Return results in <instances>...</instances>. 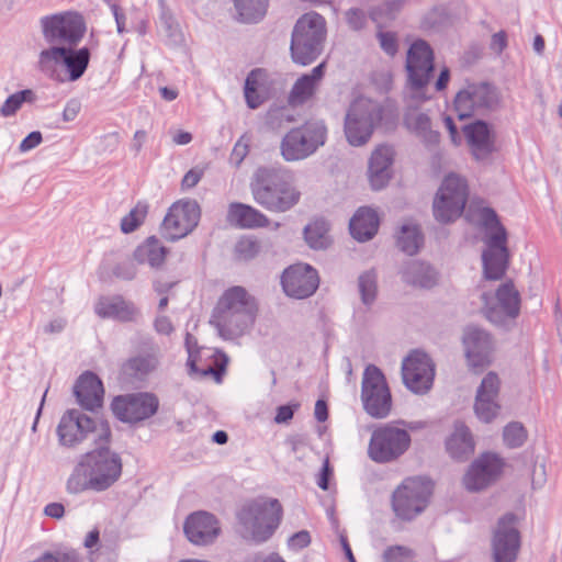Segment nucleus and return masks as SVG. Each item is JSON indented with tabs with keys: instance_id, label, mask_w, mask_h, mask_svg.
I'll return each mask as SVG.
<instances>
[{
	"instance_id": "1",
	"label": "nucleus",
	"mask_w": 562,
	"mask_h": 562,
	"mask_svg": "<svg viewBox=\"0 0 562 562\" xmlns=\"http://www.w3.org/2000/svg\"><path fill=\"white\" fill-rule=\"evenodd\" d=\"M258 313L256 299L243 286H233L220 297L210 324L224 339L243 336L254 325Z\"/></svg>"
},
{
	"instance_id": "2",
	"label": "nucleus",
	"mask_w": 562,
	"mask_h": 562,
	"mask_svg": "<svg viewBox=\"0 0 562 562\" xmlns=\"http://www.w3.org/2000/svg\"><path fill=\"white\" fill-rule=\"evenodd\" d=\"M250 189L255 201L272 212L290 210L301 195L292 183L291 173L283 168H258L252 176Z\"/></svg>"
},
{
	"instance_id": "3",
	"label": "nucleus",
	"mask_w": 562,
	"mask_h": 562,
	"mask_svg": "<svg viewBox=\"0 0 562 562\" xmlns=\"http://www.w3.org/2000/svg\"><path fill=\"white\" fill-rule=\"evenodd\" d=\"M477 222L486 231L482 252L483 273L487 280H501L508 268L507 231L497 213L488 206H479Z\"/></svg>"
},
{
	"instance_id": "4",
	"label": "nucleus",
	"mask_w": 562,
	"mask_h": 562,
	"mask_svg": "<svg viewBox=\"0 0 562 562\" xmlns=\"http://www.w3.org/2000/svg\"><path fill=\"white\" fill-rule=\"evenodd\" d=\"M90 59L87 46L46 47L38 54L37 69L56 82H76L86 74Z\"/></svg>"
},
{
	"instance_id": "5",
	"label": "nucleus",
	"mask_w": 562,
	"mask_h": 562,
	"mask_svg": "<svg viewBox=\"0 0 562 562\" xmlns=\"http://www.w3.org/2000/svg\"><path fill=\"white\" fill-rule=\"evenodd\" d=\"M282 507L278 499H255L237 513L238 532L248 541H267L278 528Z\"/></svg>"
},
{
	"instance_id": "6",
	"label": "nucleus",
	"mask_w": 562,
	"mask_h": 562,
	"mask_svg": "<svg viewBox=\"0 0 562 562\" xmlns=\"http://www.w3.org/2000/svg\"><path fill=\"white\" fill-rule=\"evenodd\" d=\"M326 38L325 19L316 13L303 14L295 23L290 52L294 63L306 66L313 63L323 52Z\"/></svg>"
},
{
	"instance_id": "7",
	"label": "nucleus",
	"mask_w": 562,
	"mask_h": 562,
	"mask_svg": "<svg viewBox=\"0 0 562 562\" xmlns=\"http://www.w3.org/2000/svg\"><path fill=\"white\" fill-rule=\"evenodd\" d=\"M57 436L61 446L75 448L83 441L108 442L111 430L106 422L69 409L59 420Z\"/></svg>"
},
{
	"instance_id": "8",
	"label": "nucleus",
	"mask_w": 562,
	"mask_h": 562,
	"mask_svg": "<svg viewBox=\"0 0 562 562\" xmlns=\"http://www.w3.org/2000/svg\"><path fill=\"white\" fill-rule=\"evenodd\" d=\"M406 92L413 101H427L431 98L428 94V85L432 76L434 52L430 45L424 40H417L409 46L406 56Z\"/></svg>"
},
{
	"instance_id": "9",
	"label": "nucleus",
	"mask_w": 562,
	"mask_h": 562,
	"mask_svg": "<svg viewBox=\"0 0 562 562\" xmlns=\"http://www.w3.org/2000/svg\"><path fill=\"white\" fill-rule=\"evenodd\" d=\"M327 128L323 121H307L291 128L281 139L280 153L285 161L308 158L325 144Z\"/></svg>"
},
{
	"instance_id": "10",
	"label": "nucleus",
	"mask_w": 562,
	"mask_h": 562,
	"mask_svg": "<svg viewBox=\"0 0 562 562\" xmlns=\"http://www.w3.org/2000/svg\"><path fill=\"white\" fill-rule=\"evenodd\" d=\"M40 24L47 47L78 46L87 30L83 16L72 11L45 15Z\"/></svg>"
},
{
	"instance_id": "11",
	"label": "nucleus",
	"mask_w": 562,
	"mask_h": 562,
	"mask_svg": "<svg viewBox=\"0 0 562 562\" xmlns=\"http://www.w3.org/2000/svg\"><path fill=\"white\" fill-rule=\"evenodd\" d=\"M383 116L382 106L370 99L355 100L346 114L345 135L352 146H362L371 137Z\"/></svg>"
},
{
	"instance_id": "12",
	"label": "nucleus",
	"mask_w": 562,
	"mask_h": 562,
	"mask_svg": "<svg viewBox=\"0 0 562 562\" xmlns=\"http://www.w3.org/2000/svg\"><path fill=\"white\" fill-rule=\"evenodd\" d=\"M469 190L465 179L456 173L448 175L432 203L435 218L448 224L461 216L468 202Z\"/></svg>"
},
{
	"instance_id": "13",
	"label": "nucleus",
	"mask_w": 562,
	"mask_h": 562,
	"mask_svg": "<svg viewBox=\"0 0 562 562\" xmlns=\"http://www.w3.org/2000/svg\"><path fill=\"white\" fill-rule=\"evenodd\" d=\"M431 492L432 485L429 480L408 477L393 493V510L403 519H413L426 508Z\"/></svg>"
},
{
	"instance_id": "14",
	"label": "nucleus",
	"mask_w": 562,
	"mask_h": 562,
	"mask_svg": "<svg viewBox=\"0 0 562 562\" xmlns=\"http://www.w3.org/2000/svg\"><path fill=\"white\" fill-rule=\"evenodd\" d=\"M499 102L496 87L487 82L468 85L453 100L454 110L461 120L494 111Z\"/></svg>"
},
{
	"instance_id": "15",
	"label": "nucleus",
	"mask_w": 562,
	"mask_h": 562,
	"mask_svg": "<svg viewBox=\"0 0 562 562\" xmlns=\"http://www.w3.org/2000/svg\"><path fill=\"white\" fill-rule=\"evenodd\" d=\"M436 375V363L420 349H414L402 361V380L407 390L416 395L428 394Z\"/></svg>"
},
{
	"instance_id": "16",
	"label": "nucleus",
	"mask_w": 562,
	"mask_h": 562,
	"mask_svg": "<svg viewBox=\"0 0 562 562\" xmlns=\"http://www.w3.org/2000/svg\"><path fill=\"white\" fill-rule=\"evenodd\" d=\"M201 211L196 201L175 202L166 214L160 233L169 241L179 240L189 235L198 225Z\"/></svg>"
},
{
	"instance_id": "17",
	"label": "nucleus",
	"mask_w": 562,
	"mask_h": 562,
	"mask_svg": "<svg viewBox=\"0 0 562 562\" xmlns=\"http://www.w3.org/2000/svg\"><path fill=\"white\" fill-rule=\"evenodd\" d=\"M505 463L502 458L493 452H484L475 458L468 467L462 484L469 492H481L496 483Z\"/></svg>"
},
{
	"instance_id": "18",
	"label": "nucleus",
	"mask_w": 562,
	"mask_h": 562,
	"mask_svg": "<svg viewBox=\"0 0 562 562\" xmlns=\"http://www.w3.org/2000/svg\"><path fill=\"white\" fill-rule=\"evenodd\" d=\"M158 397L153 393L140 392L116 396L111 408L114 416L124 423L135 424L156 414Z\"/></svg>"
},
{
	"instance_id": "19",
	"label": "nucleus",
	"mask_w": 562,
	"mask_h": 562,
	"mask_svg": "<svg viewBox=\"0 0 562 562\" xmlns=\"http://www.w3.org/2000/svg\"><path fill=\"white\" fill-rule=\"evenodd\" d=\"M462 347L471 369L481 371L492 363L495 342L485 329L474 325L467 326L462 333Z\"/></svg>"
},
{
	"instance_id": "20",
	"label": "nucleus",
	"mask_w": 562,
	"mask_h": 562,
	"mask_svg": "<svg viewBox=\"0 0 562 562\" xmlns=\"http://www.w3.org/2000/svg\"><path fill=\"white\" fill-rule=\"evenodd\" d=\"M93 479L95 491H104L113 485L122 473L120 456L109 448L100 447L85 454Z\"/></svg>"
},
{
	"instance_id": "21",
	"label": "nucleus",
	"mask_w": 562,
	"mask_h": 562,
	"mask_svg": "<svg viewBox=\"0 0 562 562\" xmlns=\"http://www.w3.org/2000/svg\"><path fill=\"white\" fill-rule=\"evenodd\" d=\"M361 401L364 411L373 418L386 416V379L374 364L366 367L361 383Z\"/></svg>"
},
{
	"instance_id": "22",
	"label": "nucleus",
	"mask_w": 562,
	"mask_h": 562,
	"mask_svg": "<svg viewBox=\"0 0 562 562\" xmlns=\"http://www.w3.org/2000/svg\"><path fill=\"white\" fill-rule=\"evenodd\" d=\"M518 517L513 513L502 516L494 530L492 540L495 562H514L520 548Z\"/></svg>"
},
{
	"instance_id": "23",
	"label": "nucleus",
	"mask_w": 562,
	"mask_h": 562,
	"mask_svg": "<svg viewBox=\"0 0 562 562\" xmlns=\"http://www.w3.org/2000/svg\"><path fill=\"white\" fill-rule=\"evenodd\" d=\"M501 379L490 371L482 379L475 394L474 412L484 423H491L499 413Z\"/></svg>"
},
{
	"instance_id": "24",
	"label": "nucleus",
	"mask_w": 562,
	"mask_h": 562,
	"mask_svg": "<svg viewBox=\"0 0 562 562\" xmlns=\"http://www.w3.org/2000/svg\"><path fill=\"white\" fill-rule=\"evenodd\" d=\"M281 283L286 295L295 299L311 296L318 288L317 271L308 265L297 263L284 270Z\"/></svg>"
},
{
	"instance_id": "25",
	"label": "nucleus",
	"mask_w": 562,
	"mask_h": 562,
	"mask_svg": "<svg viewBox=\"0 0 562 562\" xmlns=\"http://www.w3.org/2000/svg\"><path fill=\"white\" fill-rule=\"evenodd\" d=\"M406 111L403 122L406 128L413 132L422 143L434 150L440 143V133L432 128V123L427 113L419 112L417 105L423 101H413L405 94Z\"/></svg>"
},
{
	"instance_id": "26",
	"label": "nucleus",
	"mask_w": 562,
	"mask_h": 562,
	"mask_svg": "<svg viewBox=\"0 0 562 562\" xmlns=\"http://www.w3.org/2000/svg\"><path fill=\"white\" fill-rule=\"evenodd\" d=\"M463 134L476 160H485L496 150V134L487 122L476 120L467 124L463 126Z\"/></svg>"
},
{
	"instance_id": "27",
	"label": "nucleus",
	"mask_w": 562,
	"mask_h": 562,
	"mask_svg": "<svg viewBox=\"0 0 562 562\" xmlns=\"http://www.w3.org/2000/svg\"><path fill=\"white\" fill-rule=\"evenodd\" d=\"M183 530L188 540L193 544L207 546L218 537L221 527L214 515L196 512L186 519Z\"/></svg>"
},
{
	"instance_id": "28",
	"label": "nucleus",
	"mask_w": 562,
	"mask_h": 562,
	"mask_svg": "<svg viewBox=\"0 0 562 562\" xmlns=\"http://www.w3.org/2000/svg\"><path fill=\"white\" fill-rule=\"evenodd\" d=\"M103 385L97 374L85 372L74 385V395L78 404L88 411L101 407L103 401Z\"/></svg>"
},
{
	"instance_id": "29",
	"label": "nucleus",
	"mask_w": 562,
	"mask_h": 562,
	"mask_svg": "<svg viewBox=\"0 0 562 562\" xmlns=\"http://www.w3.org/2000/svg\"><path fill=\"white\" fill-rule=\"evenodd\" d=\"M94 312L101 318H112L120 322H135L139 316V310L135 304L120 295L100 297L95 303Z\"/></svg>"
},
{
	"instance_id": "30",
	"label": "nucleus",
	"mask_w": 562,
	"mask_h": 562,
	"mask_svg": "<svg viewBox=\"0 0 562 562\" xmlns=\"http://www.w3.org/2000/svg\"><path fill=\"white\" fill-rule=\"evenodd\" d=\"M158 364L155 353H139L126 360L121 368V379L124 383L134 384L144 381Z\"/></svg>"
},
{
	"instance_id": "31",
	"label": "nucleus",
	"mask_w": 562,
	"mask_h": 562,
	"mask_svg": "<svg viewBox=\"0 0 562 562\" xmlns=\"http://www.w3.org/2000/svg\"><path fill=\"white\" fill-rule=\"evenodd\" d=\"M446 449L453 460L461 462L474 453V439L464 423L457 422L454 424L453 432L446 440Z\"/></svg>"
},
{
	"instance_id": "32",
	"label": "nucleus",
	"mask_w": 562,
	"mask_h": 562,
	"mask_svg": "<svg viewBox=\"0 0 562 562\" xmlns=\"http://www.w3.org/2000/svg\"><path fill=\"white\" fill-rule=\"evenodd\" d=\"M402 278L413 286L431 289L438 282V272L427 262L409 260L402 270Z\"/></svg>"
},
{
	"instance_id": "33",
	"label": "nucleus",
	"mask_w": 562,
	"mask_h": 562,
	"mask_svg": "<svg viewBox=\"0 0 562 562\" xmlns=\"http://www.w3.org/2000/svg\"><path fill=\"white\" fill-rule=\"evenodd\" d=\"M379 227V218L374 210L359 207L349 222L351 236L358 241H368L373 238Z\"/></svg>"
},
{
	"instance_id": "34",
	"label": "nucleus",
	"mask_w": 562,
	"mask_h": 562,
	"mask_svg": "<svg viewBox=\"0 0 562 562\" xmlns=\"http://www.w3.org/2000/svg\"><path fill=\"white\" fill-rule=\"evenodd\" d=\"M325 71V63L317 65L311 74L303 75L292 87L289 102L292 105H300L313 97L316 86L322 80Z\"/></svg>"
},
{
	"instance_id": "35",
	"label": "nucleus",
	"mask_w": 562,
	"mask_h": 562,
	"mask_svg": "<svg viewBox=\"0 0 562 562\" xmlns=\"http://www.w3.org/2000/svg\"><path fill=\"white\" fill-rule=\"evenodd\" d=\"M227 220L243 228H258L269 225V218L263 213L243 203H232L229 205Z\"/></svg>"
},
{
	"instance_id": "36",
	"label": "nucleus",
	"mask_w": 562,
	"mask_h": 562,
	"mask_svg": "<svg viewBox=\"0 0 562 562\" xmlns=\"http://www.w3.org/2000/svg\"><path fill=\"white\" fill-rule=\"evenodd\" d=\"M244 94L250 109H257L267 99V75L262 69H254L246 78Z\"/></svg>"
},
{
	"instance_id": "37",
	"label": "nucleus",
	"mask_w": 562,
	"mask_h": 562,
	"mask_svg": "<svg viewBox=\"0 0 562 562\" xmlns=\"http://www.w3.org/2000/svg\"><path fill=\"white\" fill-rule=\"evenodd\" d=\"M168 249L161 245L160 240L155 237H148L139 245L133 254L137 263H148L151 268H159L166 259Z\"/></svg>"
},
{
	"instance_id": "38",
	"label": "nucleus",
	"mask_w": 562,
	"mask_h": 562,
	"mask_svg": "<svg viewBox=\"0 0 562 562\" xmlns=\"http://www.w3.org/2000/svg\"><path fill=\"white\" fill-rule=\"evenodd\" d=\"M368 178L373 190H382L386 186V145H379L371 154L368 162Z\"/></svg>"
},
{
	"instance_id": "39",
	"label": "nucleus",
	"mask_w": 562,
	"mask_h": 562,
	"mask_svg": "<svg viewBox=\"0 0 562 562\" xmlns=\"http://www.w3.org/2000/svg\"><path fill=\"white\" fill-rule=\"evenodd\" d=\"M66 487L70 494H78L86 490L95 491L93 479L90 475V470L85 456L81 457L80 461L68 477Z\"/></svg>"
},
{
	"instance_id": "40",
	"label": "nucleus",
	"mask_w": 562,
	"mask_h": 562,
	"mask_svg": "<svg viewBox=\"0 0 562 562\" xmlns=\"http://www.w3.org/2000/svg\"><path fill=\"white\" fill-rule=\"evenodd\" d=\"M496 299L506 316L510 318L518 316L520 311V296L513 282L503 283L497 289Z\"/></svg>"
},
{
	"instance_id": "41",
	"label": "nucleus",
	"mask_w": 562,
	"mask_h": 562,
	"mask_svg": "<svg viewBox=\"0 0 562 562\" xmlns=\"http://www.w3.org/2000/svg\"><path fill=\"white\" fill-rule=\"evenodd\" d=\"M424 244V236L417 225L405 224L396 237L397 247L409 256L417 254Z\"/></svg>"
},
{
	"instance_id": "42",
	"label": "nucleus",
	"mask_w": 562,
	"mask_h": 562,
	"mask_svg": "<svg viewBox=\"0 0 562 562\" xmlns=\"http://www.w3.org/2000/svg\"><path fill=\"white\" fill-rule=\"evenodd\" d=\"M238 19L245 23H255L263 18L268 0H234Z\"/></svg>"
},
{
	"instance_id": "43",
	"label": "nucleus",
	"mask_w": 562,
	"mask_h": 562,
	"mask_svg": "<svg viewBox=\"0 0 562 562\" xmlns=\"http://www.w3.org/2000/svg\"><path fill=\"white\" fill-rule=\"evenodd\" d=\"M329 225L325 220H316L304 228V238L313 249H326L330 245Z\"/></svg>"
},
{
	"instance_id": "44",
	"label": "nucleus",
	"mask_w": 562,
	"mask_h": 562,
	"mask_svg": "<svg viewBox=\"0 0 562 562\" xmlns=\"http://www.w3.org/2000/svg\"><path fill=\"white\" fill-rule=\"evenodd\" d=\"M403 422H394L389 425V461L402 456L411 445V436L407 430L397 425Z\"/></svg>"
},
{
	"instance_id": "45",
	"label": "nucleus",
	"mask_w": 562,
	"mask_h": 562,
	"mask_svg": "<svg viewBox=\"0 0 562 562\" xmlns=\"http://www.w3.org/2000/svg\"><path fill=\"white\" fill-rule=\"evenodd\" d=\"M35 100L36 94L32 89L18 91L9 95L0 106V115L3 117H10L21 109L23 103H33Z\"/></svg>"
},
{
	"instance_id": "46",
	"label": "nucleus",
	"mask_w": 562,
	"mask_h": 562,
	"mask_svg": "<svg viewBox=\"0 0 562 562\" xmlns=\"http://www.w3.org/2000/svg\"><path fill=\"white\" fill-rule=\"evenodd\" d=\"M368 456L376 463L386 462V426L378 427L372 431Z\"/></svg>"
},
{
	"instance_id": "47",
	"label": "nucleus",
	"mask_w": 562,
	"mask_h": 562,
	"mask_svg": "<svg viewBox=\"0 0 562 562\" xmlns=\"http://www.w3.org/2000/svg\"><path fill=\"white\" fill-rule=\"evenodd\" d=\"M196 345L195 338L191 334H187L186 336V347L188 351V367L190 374L201 375V376H207V375H214L218 379V373L212 369L211 366L203 367L204 369L198 370V360H199V352L198 349L194 350L193 347Z\"/></svg>"
},
{
	"instance_id": "48",
	"label": "nucleus",
	"mask_w": 562,
	"mask_h": 562,
	"mask_svg": "<svg viewBox=\"0 0 562 562\" xmlns=\"http://www.w3.org/2000/svg\"><path fill=\"white\" fill-rule=\"evenodd\" d=\"M369 19L375 25V35L380 42V47L386 52V8L376 5L370 8L368 12Z\"/></svg>"
},
{
	"instance_id": "49",
	"label": "nucleus",
	"mask_w": 562,
	"mask_h": 562,
	"mask_svg": "<svg viewBox=\"0 0 562 562\" xmlns=\"http://www.w3.org/2000/svg\"><path fill=\"white\" fill-rule=\"evenodd\" d=\"M148 212V206L145 203H137L134 209L130 211L121 220V231L125 234L132 233L137 229L144 222Z\"/></svg>"
},
{
	"instance_id": "50",
	"label": "nucleus",
	"mask_w": 562,
	"mask_h": 562,
	"mask_svg": "<svg viewBox=\"0 0 562 562\" xmlns=\"http://www.w3.org/2000/svg\"><path fill=\"white\" fill-rule=\"evenodd\" d=\"M295 121L291 110L286 106H273L270 108L266 114V124L271 130L282 128L285 124L293 123Z\"/></svg>"
},
{
	"instance_id": "51",
	"label": "nucleus",
	"mask_w": 562,
	"mask_h": 562,
	"mask_svg": "<svg viewBox=\"0 0 562 562\" xmlns=\"http://www.w3.org/2000/svg\"><path fill=\"white\" fill-rule=\"evenodd\" d=\"M198 370L204 369L205 366H211L213 370L214 368L224 370L228 363V357L224 352L211 349H198Z\"/></svg>"
},
{
	"instance_id": "52",
	"label": "nucleus",
	"mask_w": 562,
	"mask_h": 562,
	"mask_svg": "<svg viewBox=\"0 0 562 562\" xmlns=\"http://www.w3.org/2000/svg\"><path fill=\"white\" fill-rule=\"evenodd\" d=\"M504 442L509 448H518L527 439V432L520 423H509L503 431Z\"/></svg>"
},
{
	"instance_id": "53",
	"label": "nucleus",
	"mask_w": 562,
	"mask_h": 562,
	"mask_svg": "<svg viewBox=\"0 0 562 562\" xmlns=\"http://www.w3.org/2000/svg\"><path fill=\"white\" fill-rule=\"evenodd\" d=\"M359 291L363 304L369 305L374 301L376 278L373 272H366L359 277Z\"/></svg>"
},
{
	"instance_id": "54",
	"label": "nucleus",
	"mask_w": 562,
	"mask_h": 562,
	"mask_svg": "<svg viewBox=\"0 0 562 562\" xmlns=\"http://www.w3.org/2000/svg\"><path fill=\"white\" fill-rule=\"evenodd\" d=\"M259 251V243L250 237L240 238L235 245V254L240 260H251L258 256Z\"/></svg>"
},
{
	"instance_id": "55",
	"label": "nucleus",
	"mask_w": 562,
	"mask_h": 562,
	"mask_svg": "<svg viewBox=\"0 0 562 562\" xmlns=\"http://www.w3.org/2000/svg\"><path fill=\"white\" fill-rule=\"evenodd\" d=\"M345 20L351 31H362L367 25V16L363 10L350 8L345 12Z\"/></svg>"
},
{
	"instance_id": "56",
	"label": "nucleus",
	"mask_w": 562,
	"mask_h": 562,
	"mask_svg": "<svg viewBox=\"0 0 562 562\" xmlns=\"http://www.w3.org/2000/svg\"><path fill=\"white\" fill-rule=\"evenodd\" d=\"M113 274L122 280L131 281L136 277L137 269L135 260L126 258L125 260L117 262L112 270Z\"/></svg>"
},
{
	"instance_id": "57",
	"label": "nucleus",
	"mask_w": 562,
	"mask_h": 562,
	"mask_svg": "<svg viewBox=\"0 0 562 562\" xmlns=\"http://www.w3.org/2000/svg\"><path fill=\"white\" fill-rule=\"evenodd\" d=\"M160 20H161V24L169 37H171L176 41L178 37L181 36L179 24L171 13L162 12Z\"/></svg>"
},
{
	"instance_id": "58",
	"label": "nucleus",
	"mask_w": 562,
	"mask_h": 562,
	"mask_svg": "<svg viewBox=\"0 0 562 562\" xmlns=\"http://www.w3.org/2000/svg\"><path fill=\"white\" fill-rule=\"evenodd\" d=\"M413 558V551L403 546L389 547V562H404Z\"/></svg>"
},
{
	"instance_id": "59",
	"label": "nucleus",
	"mask_w": 562,
	"mask_h": 562,
	"mask_svg": "<svg viewBox=\"0 0 562 562\" xmlns=\"http://www.w3.org/2000/svg\"><path fill=\"white\" fill-rule=\"evenodd\" d=\"M249 146L247 143L243 142V138H240L234 146L231 156H229V162L236 167H238L245 157L248 155Z\"/></svg>"
},
{
	"instance_id": "60",
	"label": "nucleus",
	"mask_w": 562,
	"mask_h": 562,
	"mask_svg": "<svg viewBox=\"0 0 562 562\" xmlns=\"http://www.w3.org/2000/svg\"><path fill=\"white\" fill-rule=\"evenodd\" d=\"M311 543V536L310 532L306 530H301L296 533H294L289 539V547L294 550H301L306 548Z\"/></svg>"
},
{
	"instance_id": "61",
	"label": "nucleus",
	"mask_w": 562,
	"mask_h": 562,
	"mask_svg": "<svg viewBox=\"0 0 562 562\" xmlns=\"http://www.w3.org/2000/svg\"><path fill=\"white\" fill-rule=\"evenodd\" d=\"M507 47V34L505 31H499L492 35L490 48L496 55H501L503 50Z\"/></svg>"
},
{
	"instance_id": "62",
	"label": "nucleus",
	"mask_w": 562,
	"mask_h": 562,
	"mask_svg": "<svg viewBox=\"0 0 562 562\" xmlns=\"http://www.w3.org/2000/svg\"><path fill=\"white\" fill-rule=\"evenodd\" d=\"M43 140L42 134L38 131L31 132L20 144V151L26 153L37 147Z\"/></svg>"
},
{
	"instance_id": "63",
	"label": "nucleus",
	"mask_w": 562,
	"mask_h": 562,
	"mask_svg": "<svg viewBox=\"0 0 562 562\" xmlns=\"http://www.w3.org/2000/svg\"><path fill=\"white\" fill-rule=\"evenodd\" d=\"M81 110V103L77 99H70L63 111V121L71 122L74 121Z\"/></svg>"
},
{
	"instance_id": "64",
	"label": "nucleus",
	"mask_w": 562,
	"mask_h": 562,
	"mask_svg": "<svg viewBox=\"0 0 562 562\" xmlns=\"http://www.w3.org/2000/svg\"><path fill=\"white\" fill-rule=\"evenodd\" d=\"M49 562H81L78 554L70 550L65 552H56L50 553L49 552Z\"/></svg>"
}]
</instances>
